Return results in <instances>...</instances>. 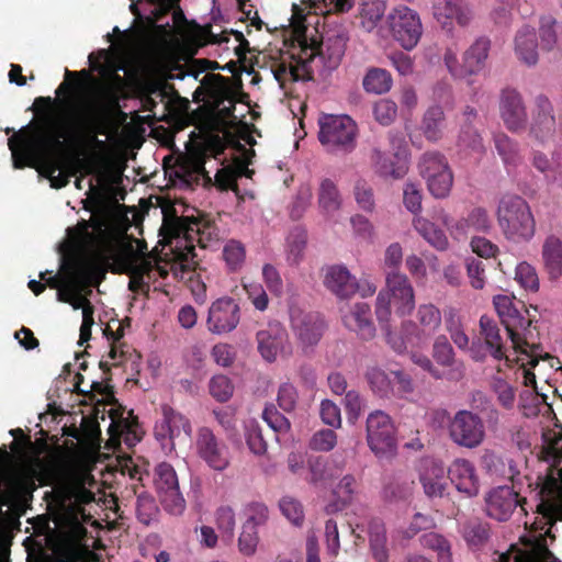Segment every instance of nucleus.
<instances>
[{"label": "nucleus", "instance_id": "30", "mask_svg": "<svg viewBox=\"0 0 562 562\" xmlns=\"http://www.w3.org/2000/svg\"><path fill=\"white\" fill-rule=\"evenodd\" d=\"M419 481L428 497H442L448 486L443 464L436 460H426L420 470Z\"/></svg>", "mask_w": 562, "mask_h": 562}, {"label": "nucleus", "instance_id": "55", "mask_svg": "<svg viewBox=\"0 0 562 562\" xmlns=\"http://www.w3.org/2000/svg\"><path fill=\"white\" fill-rule=\"evenodd\" d=\"M557 20L551 15H544L540 18L539 37L541 49L551 52L557 46Z\"/></svg>", "mask_w": 562, "mask_h": 562}, {"label": "nucleus", "instance_id": "43", "mask_svg": "<svg viewBox=\"0 0 562 562\" xmlns=\"http://www.w3.org/2000/svg\"><path fill=\"white\" fill-rule=\"evenodd\" d=\"M413 226L423 238L437 250H446L449 246L443 231L423 216H414Z\"/></svg>", "mask_w": 562, "mask_h": 562}, {"label": "nucleus", "instance_id": "24", "mask_svg": "<svg viewBox=\"0 0 562 562\" xmlns=\"http://www.w3.org/2000/svg\"><path fill=\"white\" fill-rule=\"evenodd\" d=\"M300 50L296 55L281 56L279 60L271 64V72L282 89H286L290 82L311 79L308 61L301 57Z\"/></svg>", "mask_w": 562, "mask_h": 562}, {"label": "nucleus", "instance_id": "59", "mask_svg": "<svg viewBox=\"0 0 562 562\" xmlns=\"http://www.w3.org/2000/svg\"><path fill=\"white\" fill-rule=\"evenodd\" d=\"M279 507L285 518L294 526L301 527L303 525L304 510L302 504L297 499L291 496H284L281 498Z\"/></svg>", "mask_w": 562, "mask_h": 562}, {"label": "nucleus", "instance_id": "11", "mask_svg": "<svg viewBox=\"0 0 562 562\" xmlns=\"http://www.w3.org/2000/svg\"><path fill=\"white\" fill-rule=\"evenodd\" d=\"M367 441L378 458H390L395 454L397 440L396 429L391 417L374 411L367 418Z\"/></svg>", "mask_w": 562, "mask_h": 562}, {"label": "nucleus", "instance_id": "50", "mask_svg": "<svg viewBox=\"0 0 562 562\" xmlns=\"http://www.w3.org/2000/svg\"><path fill=\"white\" fill-rule=\"evenodd\" d=\"M420 543L437 554L438 562H452L451 542L442 535L432 531L424 533Z\"/></svg>", "mask_w": 562, "mask_h": 562}, {"label": "nucleus", "instance_id": "8", "mask_svg": "<svg viewBox=\"0 0 562 562\" xmlns=\"http://www.w3.org/2000/svg\"><path fill=\"white\" fill-rule=\"evenodd\" d=\"M541 459L549 463L548 473L544 477L539 476L538 486L541 501L537 506V512L548 520L552 526L554 524V515L558 510V505L550 501L559 493V470L562 463V446L558 440H553L541 452Z\"/></svg>", "mask_w": 562, "mask_h": 562}, {"label": "nucleus", "instance_id": "64", "mask_svg": "<svg viewBox=\"0 0 562 562\" xmlns=\"http://www.w3.org/2000/svg\"><path fill=\"white\" fill-rule=\"evenodd\" d=\"M299 400L297 389L291 382H283L280 384L277 402L279 407L286 412L291 413L295 409Z\"/></svg>", "mask_w": 562, "mask_h": 562}, {"label": "nucleus", "instance_id": "51", "mask_svg": "<svg viewBox=\"0 0 562 562\" xmlns=\"http://www.w3.org/2000/svg\"><path fill=\"white\" fill-rule=\"evenodd\" d=\"M362 85L363 89L369 93H386L392 87V77L385 69L371 68L364 76Z\"/></svg>", "mask_w": 562, "mask_h": 562}, {"label": "nucleus", "instance_id": "21", "mask_svg": "<svg viewBox=\"0 0 562 562\" xmlns=\"http://www.w3.org/2000/svg\"><path fill=\"white\" fill-rule=\"evenodd\" d=\"M290 324L295 338L303 349L316 346L326 327L319 313L306 312L299 307L291 308Z\"/></svg>", "mask_w": 562, "mask_h": 562}, {"label": "nucleus", "instance_id": "19", "mask_svg": "<svg viewBox=\"0 0 562 562\" xmlns=\"http://www.w3.org/2000/svg\"><path fill=\"white\" fill-rule=\"evenodd\" d=\"M557 116L554 105L544 93H539L533 99L531 120H528L529 135L540 143L554 138L557 133Z\"/></svg>", "mask_w": 562, "mask_h": 562}, {"label": "nucleus", "instance_id": "62", "mask_svg": "<svg viewBox=\"0 0 562 562\" xmlns=\"http://www.w3.org/2000/svg\"><path fill=\"white\" fill-rule=\"evenodd\" d=\"M210 394L218 402H227L234 392L231 380L223 374L214 375L209 384Z\"/></svg>", "mask_w": 562, "mask_h": 562}, {"label": "nucleus", "instance_id": "18", "mask_svg": "<svg viewBox=\"0 0 562 562\" xmlns=\"http://www.w3.org/2000/svg\"><path fill=\"white\" fill-rule=\"evenodd\" d=\"M258 351L269 363H273L278 358H289L292 356L293 347L286 328L280 322H269L265 329L256 335Z\"/></svg>", "mask_w": 562, "mask_h": 562}, {"label": "nucleus", "instance_id": "16", "mask_svg": "<svg viewBox=\"0 0 562 562\" xmlns=\"http://www.w3.org/2000/svg\"><path fill=\"white\" fill-rule=\"evenodd\" d=\"M449 436L451 440L464 448L473 449L479 447L485 438V427L482 418L470 411H459L454 414L449 424Z\"/></svg>", "mask_w": 562, "mask_h": 562}, {"label": "nucleus", "instance_id": "52", "mask_svg": "<svg viewBox=\"0 0 562 562\" xmlns=\"http://www.w3.org/2000/svg\"><path fill=\"white\" fill-rule=\"evenodd\" d=\"M223 259L228 271H239L246 260V249L244 244L236 239H229L223 248Z\"/></svg>", "mask_w": 562, "mask_h": 562}, {"label": "nucleus", "instance_id": "31", "mask_svg": "<svg viewBox=\"0 0 562 562\" xmlns=\"http://www.w3.org/2000/svg\"><path fill=\"white\" fill-rule=\"evenodd\" d=\"M431 357L438 366L449 369V379L458 380L463 376V363L456 359V352L447 336L439 335L435 338Z\"/></svg>", "mask_w": 562, "mask_h": 562}, {"label": "nucleus", "instance_id": "29", "mask_svg": "<svg viewBox=\"0 0 562 562\" xmlns=\"http://www.w3.org/2000/svg\"><path fill=\"white\" fill-rule=\"evenodd\" d=\"M161 422L155 426V436L157 439H173L183 431L187 436H191L192 427L190 420L181 413L175 411L170 405H161Z\"/></svg>", "mask_w": 562, "mask_h": 562}, {"label": "nucleus", "instance_id": "56", "mask_svg": "<svg viewBox=\"0 0 562 562\" xmlns=\"http://www.w3.org/2000/svg\"><path fill=\"white\" fill-rule=\"evenodd\" d=\"M319 205L326 212H333L340 206V196L336 184L330 179L321 182L318 191Z\"/></svg>", "mask_w": 562, "mask_h": 562}, {"label": "nucleus", "instance_id": "5", "mask_svg": "<svg viewBox=\"0 0 562 562\" xmlns=\"http://www.w3.org/2000/svg\"><path fill=\"white\" fill-rule=\"evenodd\" d=\"M50 497V506L55 508L60 519L74 524V529L78 535L86 533L85 527L79 518H85L83 505L94 502V494L76 481H64L56 484L50 493H46V498Z\"/></svg>", "mask_w": 562, "mask_h": 562}, {"label": "nucleus", "instance_id": "60", "mask_svg": "<svg viewBox=\"0 0 562 562\" xmlns=\"http://www.w3.org/2000/svg\"><path fill=\"white\" fill-rule=\"evenodd\" d=\"M246 520L243 525H249L252 529L263 526L269 519L268 507L260 502H252L245 507Z\"/></svg>", "mask_w": 562, "mask_h": 562}, {"label": "nucleus", "instance_id": "32", "mask_svg": "<svg viewBox=\"0 0 562 562\" xmlns=\"http://www.w3.org/2000/svg\"><path fill=\"white\" fill-rule=\"evenodd\" d=\"M477 111L471 105H465L460 117V131L458 143L460 146L481 153L484 149L483 138L475 126Z\"/></svg>", "mask_w": 562, "mask_h": 562}, {"label": "nucleus", "instance_id": "37", "mask_svg": "<svg viewBox=\"0 0 562 562\" xmlns=\"http://www.w3.org/2000/svg\"><path fill=\"white\" fill-rule=\"evenodd\" d=\"M446 128V114L440 105L429 106L423 115L420 130L429 142H438L442 138Z\"/></svg>", "mask_w": 562, "mask_h": 562}, {"label": "nucleus", "instance_id": "47", "mask_svg": "<svg viewBox=\"0 0 562 562\" xmlns=\"http://www.w3.org/2000/svg\"><path fill=\"white\" fill-rule=\"evenodd\" d=\"M387 0H359L361 25L368 32L372 31L382 20Z\"/></svg>", "mask_w": 562, "mask_h": 562}, {"label": "nucleus", "instance_id": "58", "mask_svg": "<svg viewBox=\"0 0 562 562\" xmlns=\"http://www.w3.org/2000/svg\"><path fill=\"white\" fill-rule=\"evenodd\" d=\"M158 513V507L153 496L146 493L137 495L136 516L139 522L148 526Z\"/></svg>", "mask_w": 562, "mask_h": 562}, {"label": "nucleus", "instance_id": "13", "mask_svg": "<svg viewBox=\"0 0 562 562\" xmlns=\"http://www.w3.org/2000/svg\"><path fill=\"white\" fill-rule=\"evenodd\" d=\"M390 144L395 149L394 157L391 158L379 148H373L370 155V161L375 173L383 178L402 179L408 171L406 161V144L398 133H389Z\"/></svg>", "mask_w": 562, "mask_h": 562}, {"label": "nucleus", "instance_id": "61", "mask_svg": "<svg viewBox=\"0 0 562 562\" xmlns=\"http://www.w3.org/2000/svg\"><path fill=\"white\" fill-rule=\"evenodd\" d=\"M402 333L405 337L408 349L423 348L427 346L430 338L415 322L403 323Z\"/></svg>", "mask_w": 562, "mask_h": 562}, {"label": "nucleus", "instance_id": "3", "mask_svg": "<svg viewBox=\"0 0 562 562\" xmlns=\"http://www.w3.org/2000/svg\"><path fill=\"white\" fill-rule=\"evenodd\" d=\"M161 211L160 235L166 239H183L189 252L194 250L195 244L201 248H209L212 243L218 240L217 227L200 212L195 211L196 216L193 214L179 216L172 204L164 205Z\"/></svg>", "mask_w": 562, "mask_h": 562}, {"label": "nucleus", "instance_id": "17", "mask_svg": "<svg viewBox=\"0 0 562 562\" xmlns=\"http://www.w3.org/2000/svg\"><path fill=\"white\" fill-rule=\"evenodd\" d=\"M299 46L302 52L301 57L308 64L319 57L328 69H335L345 54L346 38L342 35H336L327 36L321 42L315 38L308 42L307 36L304 35L299 40Z\"/></svg>", "mask_w": 562, "mask_h": 562}, {"label": "nucleus", "instance_id": "35", "mask_svg": "<svg viewBox=\"0 0 562 562\" xmlns=\"http://www.w3.org/2000/svg\"><path fill=\"white\" fill-rule=\"evenodd\" d=\"M538 38L533 27L529 25L521 26L514 37V50L517 58L527 66H533L538 63Z\"/></svg>", "mask_w": 562, "mask_h": 562}, {"label": "nucleus", "instance_id": "39", "mask_svg": "<svg viewBox=\"0 0 562 562\" xmlns=\"http://www.w3.org/2000/svg\"><path fill=\"white\" fill-rule=\"evenodd\" d=\"M484 463L487 472L498 479L515 482L520 473L517 463L507 457L488 453L484 457Z\"/></svg>", "mask_w": 562, "mask_h": 562}, {"label": "nucleus", "instance_id": "42", "mask_svg": "<svg viewBox=\"0 0 562 562\" xmlns=\"http://www.w3.org/2000/svg\"><path fill=\"white\" fill-rule=\"evenodd\" d=\"M415 488V480L409 475H398L392 479L383 488V497L390 503L408 501Z\"/></svg>", "mask_w": 562, "mask_h": 562}, {"label": "nucleus", "instance_id": "27", "mask_svg": "<svg viewBox=\"0 0 562 562\" xmlns=\"http://www.w3.org/2000/svg\"><path fill=\"white\" fill-rule=\"evenodd\" d=\"M341 312V319L345 327L356 333L360 339L368 341L375 337L376 329L369 304L357 302Z\"/></svg>", "mask_w": 562, "mask_h": 562}, {"label": "nucleus", "instance_id": "25", "mask_svg": "<svg viewBox=\"0 0 562 562\" xmlns=\"http://www.w3.org/2000/svg\"><path fill=\"white\" fill-rule=\"evenodd\" d=\"M63 268L65 273L64 286L58 288L57 300L68 303L76 289L83 286L91 280L93 267L83 259H72L65 263Z\"/></svg>", "mask_w": 562, "mask_h": 562}, {"label": "nucleus", "instance_id": "45", "mask_svg": "<svg viewBox=\"0 0 562 562\" xmlns=\"http://www.w3.org/2000/svg\"><path fill=\"white\" fill-rule=\"evenodd\" d=\"M547 536H551L550 530L533 539L530 542L529 549L521 552L517 557L516 562H559L548 548Z\"/></svg>", "mask_w": 562, "mask_h": 562}, {"label": "nucleus", "instance_id": "36", "mask_svg": "<svg viewBox=\"0 0 562 562\" xmlns=\"http://www.w3.org/2000/svg\"><path fill=\"white\" fill-rule=\"evenodd\" d=\"M493 140L495 149L508 172L522 164L524 158L520 154L519 144L515 139L499 132L494 135Z\"/></svg>", "mask_w": 562, "mask_h": 562}, {"label": "nucleus", "instance_id": "2", "mask_svg": "<svg viewBox=\"0 0 562 562\" xmlns=\"http://www.w3.org/2000/svg\"><path fill=\"white\" fill-rule=\"evenodd\" d=\"M493 303L515 352H528L529 364L537 366L542 359V347L535 341L531 330L532 321L524 304L503 294L495 295Z\"/></svg>", "mask_w": 562, "mask_h": 562}, {"label": "nucleus", "instance_id": "34", "mask_svg": "<svg viewBox=\"0 0 562 562\" xmlns=\"http://www.w3.org/2000/svg\"><path fill=\"white\" fill-rule=\"evenodd\" d=\"M506 367L498 364L495 372L491 375L488 385L495 394L497 403L506 411H510L515 406L517 387L512 383Z\"/></svg>", "mask_w": 562, "mask_h": 562}, {"label": "nucleus", "instance_id": "23", "mask_svg": "<svg viewBox=\"0 0 562 562\" xmlns=\"http://www.w3.org/2000/svg\"><path fill=\"white\" fill-rule=\"evenodd\" d=\"M240 321V308L229 296L214 301L209 308L207 328L214 334H226L234 330Z\"/></svg>", "mask_w": 562, "mask_h": 562}, {"label": "nucleus", "instance_id": "49", "mask_svg": "<svg viewBox=\"0 0 562 562\" xmlns=\"http://www.w3.org/2000/svg\"><path fill=\"white\" fill-rule=\"evenodd\" d=\"M462 536L471 548H480L490 538V526L479 518L469 519L462 527Z\"/></svg>", "mask_w": 562, "mask_h": 562}, {"label": "nucleus", "instance_id": "10", "mask_svg": "<svg viewBox=\"0 0 562 562\" xmlns=\"http://www.w3.org/2000/svg\"><path fill=\"white\" fill-rule=\"evenodd\" d=\"M490 50V38L482 36L463 53L462 63H459L457 54L448 48L443 55L445 65L454 78L463 79L474 76L485 68Z\"/></svg>", "mask_w": 562, "mask_h": 562}, {"label": "nucleus", "instance_id": "54", "mask_svg": "<svg viewBox=\"0 0 562 562\" xmlns=\"http://www.w3.org/2000/svg\"><path fill=\"white\" fill-rule=\"evenodd\" d=\"M369 542L376 562H387L386 535L382 525L375 524L370 528Z\"/></svg>", "mask_w": 562, "mask_h": 562}, {"label": "nucleus", "instance_id": "1", "mask_svg": "<svg viewBox=\"0 0 562 562\" xmlns=\"http://www.w3.org/2000/svg\"><path fill=\"white\" fill-rule=\"evenodd\" d=\"M56 103H64V101L50 97H37L32 110L36 114L43 110V114L35 123L22 127L8 139L14 168L33 167L37 161L53 158L64 148L61 139L72 138L79 132L90 134L98 145L103 144L95 136L105 134L109 104L117 103L116 97L109 88H102L100 99L91 103L85 115L72 122L58 120L48 112V109Z\"/></svg>", "mask_w": 562, "mask_h": 562}, {"label": "nucleus", "instance_id": "4", "mask_svg": "<svg viewBox=\"0 0 562 562\" xmlns=\"http://www.w3.org/2000/svg\"><path fill=\"white\" fill-rule=\"evenodd\" d=\"M498 225L508 240L520 243L531 239L536 222L529 204L515 194L504 195L496 211Z\"/></svg>", "mask_w": 562, "mask_h": 562}, {"label": "nucleus", "instance_id": "9", "mask_svg": "<svg viewBox=\"0 0 562 562\" xmlns=\"http://www.w3.org/2000/svg\"><path fill=\"white\" fill-rule=\"evenodd\" d=\"M418 169L434 198L445 199L449 195L453 184V175L447 158L441 153H424L419 159Z\"/></svg>", "mask_w": 562, "mask_h": 562}, {"label": "nucleus", "instance_id": "38", "mask_svg": "<svg viewBox=\"0 0 562 562\" xmlns=\"http://www.w3.org/2000/svg\"><path fill=\"white\" fill-rule=\"evenodd\" d=\"M544 268L551 280L562 276V241L555 236H549L542 246Z\"/></svg>", "mask_w": 562, "mask_h": 562}, {"label": "nucleus", "instance_id": "44", "mask_svg": "<svg viewBox=\"0 0 562 562\" xmlns=\"http://www.w3.org/2000/svg\"><path fill=\"white\" fill-rule=\"evenodd\" d=\"M153 268L154 263L150 260L144 259L140 262H135L132 259L128 260L125 269L130 277L128 290L132 292L148 291L149 284L144 281V278H153Z\"/></svg>", "mask_w": 562, "mask_h": 562}, {"label": "nucleus", "instance_id": "26", "mask_svg": "<svg viewBox=\"0 0 562 562\" xmlns=\"http://www.w3.org/2000/svg\"><path fill=\"white\" fill-rule=\"evenodd\" d=\"M480 335L486 351L494 360L504 361V367L508 369L519 363V358L510 359L507 356L501 329L497 323L487 315H482L480 318Z\"/></svg>", "mask_w": 562, "mask_h": 562}, {"label": "nucleus", "instance_id": "57", "mask_svg": "<svg viewBox=\"0 0 562 562\" xmlns=\"http://www.w3.org/2000/svg\"><path fill=\"white\" fill-rule=\"evenodd\" d=\"M246 443L249 450L256 456H262L267 452V441L263 438L262 429L255 420H250L245 426Z\"/></svg>", "mask_w": 562, "mask_h": 562}, {"label": "nucleus", "instance_id": "53", "mask_svg": "<svg viewBox=\"0 0 562 562\" xmlns=\"http://www.w3.org/2000/svg\"><path fill=\"white\" fill-rule=\"evenodd\" d=\"M367 381L374 394L380 397H389L393 393L392 380L382 369L370 368L366 373Z\"/></svg>", "mask_w": 562, "mask_h": 562}, {"label": "nucleus", "instance_id": "48", "mask_svg": "<svg viewBox=\"0 0 562 562\" xmlns=\"http://www.w3.org/2000/svg\"><path fill=\"white\" fill-rule=\"evenodd\" d=\"M357 488L358 483L353 475L347 474L342 476L334 490V495L337 497V499L333 502L330 506H328V510L333 513L344 510L348 505L351 504L353 496L357 493Z\"/></svg>", "mask_w": 562, "mask_h": 562}, {"label": "nucleus", "instance_id": "20", "mask_svg": "<svg viewBox=\"0 0 562 562\" xmlns=\"http://www.w3.org/2000/svg\"><path fill=\"white\" fill-rule=\"evenodd\" d=\"M195 449L198 456L214 471L223 472L231 464L227 445L220 440L209 427L198 429Z\"/></svg>", "mask_w": 562, "mask_h": 562}, {"label": "nucleus", "instance_id": "14", "mask_svg": "<svg viewBox=\"0 0 562 562\" xmlns=\"http://www.w3.org/2000/svg\"><path fill=\"white\" fill-rule=\"evenodd\" d=\"M499 117L507 131L521 134L528 127V108L522 93L514 87H505L498 97Z\"/></svg>", "mask_w": 562, "mask_h": 562}, {"label": "nucleus", "instance_id": "15", "mask_svg": "<svg viewBox=\"0 0 562 562\" xmlns=\"http://www.w3.org/2000/svg\"><path fill=\"white\" fill-rule=\"evenodd\" d=\"M154 484L164 509L171 515H181L186 509V501L171 464L162 462L155 468Z\"/></svg>", "mask_w": 562, "mask_h": 562}, {"label": "nucleus", "instance_id": "22", "mask_svg": "<svg viewBox=\"0 0 562 562\" xmlns=\"http://www.w3.org/2000/svg\"><path fill=\"white\" fill-rule=\"evenodd\" d=\"M526 504L527 499L520 497L519 494L509 486L493 488L485 497V510L487 516L498 521H507L517 507H520V510L527 514Z\"/></svg>", "mask_w": 562, "mask_h": 562}, {"label": "nucleus", "instance_id": "28", "mask_svg": "<svg viewBox=\"0 0 562 562\" xmlns=\"http://www.w3.org/2000/svg\"><path fill=\"white\" fill-rule=\"evenodd\" d=\"M446 473L459 493L467 497H474L479 494L480 481L471 461L462 458L456 459Z\"/></svg>", "mask_w": 562, "mask_h": 562}, {"label": "nucleus", "instance_id": "46", "mask_svg": "<svg viewBox=\"0 0 562 562\" xmlns=\"http://www.w3.org/2000/svg\"><path fill=\"white\" fill-rule=\"evenodd\" d=\"M415 323L429 337L434 336L441 327L442 315L432 303L420 304L415 314Z\"/></svg>", "mask_w": 562, "mask_h": 562}, {"label": "nucleus", "instance_id": "40", "mask_svg": "<svg viewBox=\"0 0 562 562\" xmlns=\"http://www.w3.org/2000/svg\"><path fill=\"white\" fill-rule=\"evenodd\" d=\"M454 228L460 234H468L469 232L488 233L492 228V221L487 211L484 207L477 206L472 209L467 217L459 220Z\"/></svg>", "mask_w": 562, "mask_h": 562}, {"label": "nucleus", "instance_id": "7", "mask_svg": "<svg viewBox=\"0 0 562 562\" xmlns=\"http://www.w3.org/2000/svg\"><path fill=\"white\" fill-rule=\"evenodd\" d=\"M318 140L328 153L348 154L356 148L358 128L348 115L321 114Z\"/></svg>", "mask_w": 562, "mask_h": 562}, {"label": "nucleus", "instance_id": "63", "mask_svg": "<svg viewBox=\"0 0 562 562\" xmlns=\"http://www.w3.org/2000/svg\"><path fill=\"white\" fill-rule=\"evenodd\" d=\"M258 543V530L252 529L249 525H243L237 542L239 552L246 557H252L257 551Z\"/></svg>", "mask_w": 562, "mask_h": 562}, {"label": "nucleus", "instance_id": "41", "mask_svg": "<svg viewBox=\"0 0 562 562\" xmlns=\"http://www.w3.org/2000/svg\"><path fill=\"white\" fill-rule=\"evenodd\" d=\"M445 327L453 344L460 349L465 350L469 347L470 339L465 334L462 316L454 307L445 310Z\"/></svg>", "mask_w": 562, "mask_h": 562}, {"label": "nucleus", "instance_id": "6", "mask_svg": "<svg viewBox=\"0 0 562 562\" xmlns=\"http://www.w3.org/2000/svg\"><path fill=\"white\" fill-rule=\"evenodd\" d=\"M392 306L400 316L411 314L415 306L414 289L408 278L403 273H389L386 288L378 294L375 315L380 324L389 323Z\"/></svg>", "mask_w": 562, "mask_h": 562}, {"label": "nucleus", "instance_id": "12", "mask_svg": "<svg viewBox=\"0 0 562 562\" xmlns=\"http://www.w3.org/2000/svg\"><path fill=\"white\" fill-rule=\"evenodd\" d=\"M392 36L400 45L412 50L420 41L423 24L418 13L405 5L394 8L387 15Z\"/></svg>", "mask_w": 562, "mask_h": 562}, {"label": "nucleus", "instance_id": "33", "mask_svg": "<svg viewBox=\"0 0 562 562\" xmlns=\"http://www.w3.org/2000/svg\"><path fill=\"white\" fill-rule=\"evenodd\" d=\"M324 284L339 299H347L359 290L356 278L342 266L329 267L325 274Z\"/></svg>", "mask_w": 562, "mask_h": 562}]
</instances>
